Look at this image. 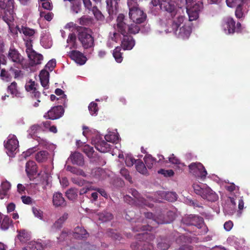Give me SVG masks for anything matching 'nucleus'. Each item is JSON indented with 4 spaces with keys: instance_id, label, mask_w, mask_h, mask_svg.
Instances as JSON below:
<instances>
[{
    "instance_id": "obj_54",
    "label": "nucleus",
    "mask_w": 250,
    "mask_h": 250,
    "mask_svg": "<svg viewBox=\"0 0 250 250\" xmlns=\"http://www.w3.org/2000/svg\"><path fill=\"white\" fill-rule=\"evenodd\" d=\"M121 174L130 183H132V178L129 174V171L126 168H122L120 170Z\"/></svg>"
},
{
    "instance_id": "obj_14",
    "label": "nucleus",
    "mask_w": 250,
    "mask_h": 250,
    "mask_svg": "<svg viewBox=\"0 0 250 250\" xmlns=\"http://www.w3.org/2000/svg\"><path fill=\"white\" fill-rule=\"evenodd\" d=\"M135 224L132 226V229L134 232H141L145 230L151 231L152 227L149 224L146 225L144 222V219L138 218L134 221Z\"/></svg>"
},
{
    "instance_id": "obj_18",
    "label": "nucleus",
    "mask_w": 250,
    "mask_h": 250,
    "mask_svg": "<svg viewBox=\"0 0 250 250\" xmlns=\"http://www.w3.org/2000/svg\"><path fill=\"white\" fill-rule=\"evenodd\" d=\"M36 85L35 81H33L30 80L26 83L25 88L27 92H30L31 94V97L33 98L38 99L40 97L41 93L37 91Z\"/></svg>"
},
{
    "instance_id": "obj_44",
    "label": "nucleus",
    "mask_w": 250,
    "mask_h": 250,
    "mask_svg": "<svg viewBox=\"0 0 250 250\" xmlns=\"http://www.w3.org/2000/svg\"><path fill=\"white\" fill-rule=\"evenodd\" d=\"M245 0H226L227 5L229 7H234L238 5H243Z\"/></svg>"
},
{
    "instance_id": "obj_29",
    "label": "nucleus",
    "mask_w": 250,
    "mask_h": 250,
    "mask_svg": "<svg viewBox=\"0 0 250 250\" xmlns=\"http://www.w3.org/2000/svg\"><path fill=\"white\" fill-rule=\"evenodd\" d=\"M88 235L87 231L83 228L78 226L75 228L74 236L75 238L82 239L86 238Z\"/></svg>"
},
{
    "instance_id": "obj_12",
    "label": "nucleus",
    "mask_w": 250,
    "mask_h": 250,
    "mask_svg": "<svg viewBox=\"0 0 250 250\" xmlns=\"http://www.w3.org/2000/svg\"><path fill=\"white\" fill-rule=\"evenodd\" d=\"M64 109L62 105H57L51 108L44 117L50 120H54L61 118L64 113Z\"/></svg>"
},
{
    "instance_id": "obj_21",
    "label": "nucleus",
    "mask_w": 250,
    "mask_h": 250,
    "mask_svg": "<svg viewBox=\"0 0 250 250\" xmlns=\"http://www.w3.org/2000/svg\"><path fill=\"white\" fill-rule=\"evenodd\" d=\"M0 8L7 12L10 15L14 13V0H0Z\"/></svg>"
},
{
    "instance_id": "obj_8",
    "label": "nucleus",
    "mask_w": 250,
    "mask_h": 250,
    "mask_svg": "<svg viewBox=\"0 0 250 250\" xmlns=\"http://www.w3.org/2000/svg\"><path fill=\"white\" fill-rule=\"evenodd\" d=\"M19 141L14 135H9L7 141L4 142L6 153L10 157H13L19 150Z\"/></svg>"
},
{
    "instance_id": "obj_13",
    "label": "nucleus",
    "mask_w": 250,
    "mask_h": 250,
    "mask_svg": "<svg viewBox=\"0 0 250 250\" xmlns=\"http://www.w3.org/2000/svg\"><path fill=\"white\" fill-rule=\"evenodd\" d=\"M225 29L228 31V34H233L234 32H240L242 26L240 22H237L235 25V21L232 18H228L226 22Z\"/></svg>"
},
{
    "instance_id": "obj_40",
    "label": "nucleus",
    "mask_w": 250,
    "mask_h": 250,
    "mask_svg": "<svg viewBox=\"0 0 250 250\" xmlns=\"http://www.w3.org/2000/svg\"><path fill=\"white\" fill-rule=\"evenodd\" d=\"M67 42L70 44V49L77 48L76 36L75 34L71 33L69 35L67 40Z\"/></svg>"
},
{
    "instance_id": "obj_37",
    "label": "nucleus",
    "mask_w": 250,
    "mask_h": 250,
    "mask_svg": "<svg viewBox=\"0 0 250 250\" xmlns=\"http://www.w3.org/2000/svg\"><path fill=\"white\" fill-rule=\"evenodd\" d=\"M9 70H6L5 69H2L0 71V78L3 81L9 82L12 78V76Z\"/></svg>"
},
{
    "instance_id": "obj_48",
    "label": "nucleus",
    "mask_w": 250,
    "mask_h": 250,
    "mask_svg": "<svg viewBox=\"0 0 250 250\" xmlns=\"http://www.w3.org/2000/svg\"><path fill=\"white\" fill-rule=\"evenodd\" d=\"M94 15L95 18L97 20H102L104 18V16L101 12L98 9L97 6H94L91 10Z\"/></svg>"
},
{
    "instance_id": "obj_16",
    "label": "nucleus",
    "mask_w": 250,
    "mask_h": 250,
    "mask_svg": "<svg viewBox=\"0 0 250 250\" xmlns=\"http://www.w3.org/2000/svg\"><path fill=\"white\" fill-rule=\"evenodd\" d=\"M13 221L8 216H3L0 212V229L2 231H7L10 228H13Z\"/></svg>"
},
{
    "instance_id": "obj_42",
    "label": "nucleus",
    "mask_w": 250,
    "mask_h": 250,
    "mask_svg": "<svg viewBox=\"0 0 250 250\" xmlns=\"http://www.w3.org/2000/svg\"><path fill=\"white\" fill-rule=\"evenodd\" d=\"M91 18L83 16L79 19V23L81 25L88 26L92 23Z\"/></svg>"
},
{
    "instance_id": "obj_55",
    "label": "nucleus",
    "mask_w": 250,
    "mask_h": 250,
    "mask_svg": "<svg viewBox=\"0 0 250 250\" xmlns=\"http://www.w3.org/2000/svg\"><path fill=\"white\" fill-rule=\"evenodd\" d=\"M135 213L133 210H128L126 212L125 218L129 221H134L135 220Z\"/></svg>"
},
{
    "instance_id": "obj_51",
    "label": "nucleus",
    "mask_w": 250,
    "mask_h": 250,
    "mask_svg": "<svg viewBox=\"0 0 250 250\" xmlns=\"http://www.w3.org/2000/svg\"><path fill=\"white\" fill-rule=\"evenodd\" d=\"M66 170L72 173L77 175H83V174H84V172L82 170L79 169L77 168L71 166H67L66 167Z\"/></svg>"
},
{
    "instance_id": "obj_38",
    "label": "nucleus",
    "mask_w": 250,
    "mask_h": 250,
    "mask_svg": "<svg viewBox=\"0 0 250 250\" xmlns=\"http://www.w3.org/2000/svg\"><path fill=\"white\" fill-rule=\"evenodd\" d=\"M144 160L146 167L149 169H151L156 162V159L152 157L150 155H146Z\"/></svg>"
},
{
    "instance_id": "obj_46",
    "label": "nucleus",
    "mask_w": 250,
    "mask_h": 250,
    "mask_svg": "<svg viewBox=\"0 0 250 250\" xmlns=\"http://www.w3.org/2000/svg\"><path fill=\"white\" fill-rule=\"evenodd\" d=\"M158 248L162 250H167L170 247L169 241L167 239H164L157 244Z\"/></svg>"
},
{
    "instance_id": "obj_24",
    "label": "nucleus",
    "mask_w": 250,
    "mask_h": 250,
    "mask_svg": "<svg viewBox=\"0 0 250 250\" xmlns=\"http://www.w3.org/2000/svg\"><path fill=\"white\" fill-rule=\"evenodd\" d=\"M7 91L10 93L13 97L22 98V94L18 88L17 83L13 82L7 86Z\"/></svg>"
},
{
    "instance_id": "obj_28",
    "label": "nucleus",
    "mask_w": 250,
    "mask_h": 250,
    "mask_svg": "<svg viewBox=\"0 0 250 250\" xmlns=\"http://www.w3.org/2000/svg\"><path fill=\"white\" fill-rule=\"evenodd\" d=\"M129 193L134 197V199L140 204H142L143 206H150L146 200L144 198L140 197L139 192L134 188H131L129 191Z\"/></svg>"
},
{
    "instance_id": "obj_52",
    "label": "nucleus",
    "mask_w": 250,
    "mask_h": 250,
    "mask_svg": "<svg viewBox=\"0 0 250 250\" xmlns=\"http://www.w3.org/2000/svg\"><path fill=\"white\" fill-rule=\"evenodd\" d=\"M158 173L162 174L164 176L167 177H170L174 175V172L172 169L165 170L164 169H161L158 171Z\"/></svg>"
},
{
    "instance_id": "obj_2",
    "label": "nucleus",
    "mask_w": 250,
    "mask_h": 250,
    "mask_svg": "<svg viewBox=\"0 0 250 250\" xmlns=\"http://www.w3.org/2000/svg\"><path fill=\"white\" fill-rule=\"evenodd\" d=\"M192 187L194 192L204 199L213 202L218 199L217 194L206 185L193 184Z\"/></svg>"
},
{
    "instance_id": "obj_22",
    "label": "nucleus",
    "mask_w": 250,
    "mask_h": 250,
    "mask_svg": "<svg viewBox=\"0 0 250 250\" xmlns=\"http://www.w3.org/2000/svg\"><path fill=\"white\" fill-rule=\"evenodd\" d=\"M25 171L30 179L35 175L37 172V166L36 163L33 161H28L25 166Z\"/></svg>"
},
{
    "instance_id": "obj_53",
    "label": "nucleus",
    "mask_w": 250,
    "mask_h": 250,
    "mask_svg": "<svg viewBox=\"0 0 250 250\" xmlns=\"http://www.w3.org/2000/svg\"><path fill=\"white\" fill-rule=\"evenodd\" d=\"M136 160L131 156H126L125 158V163L127 167H132L135 163H136Z\"/></svg>"
},
{
    "instance_id": "obj_3",
    "label": "nucleus",
    "mask_w": 250,
    "mask_h": 250,
    "mask_svg": "<svg viewBox=\"0 0 250 250\" xmlns=\"http://www.w3.org/2000/svg\"><path fill=\"white\" fill-rule=\"evenodd\" d=\"M127 5L129 8V18L133 22L140 24L145 21L146 15L139 8L137 3L134 4L132 0H127Z\"/></svg>"
},
{
    "instance_id": "obj_56",
    "label": "nucleus",
    "mask_w": 250,
    "mask_h": 250,
    "mask_svg": "<svg viewBox=\"0 0 250 250\" xmlns=\"http://www.w3.org/2000/svg\"><path fill=\"white\" fill-rule=\"evenodd\" d=\"M26 50L25 52L27 54L34 51L32 48V41L31 39L27 40L25 42Z\"/></svg>"
},
{
    "instance_id": "obj_63",
    "label": "nucleus",
    "mask_w": 250,
    "mask_h": 250,
    "mask_svg": "<svg viewBox=\"0 0 250 250\" xmlns=\"http://www.w3.org/2000/svg\"><path fill=\"white\" fill-rule=\"evenodd\" d=\"M72 181L74 183L78 185L79 186H83L86 183V182L85 180H84L82 179H79V178L72 179Z\"/></svg>"
},
{
    "instance_id": "obj_5",
    "label": "nucleus",
    "mask_w": 250,
    "mask_h": 250,
    "mask_svg": "<svg viewBox=\"0 0 250 250\" xmlns=\"http://www.w3.org/2000/svg\"><path fill=\"white\" fill-rule=\"evenodd\" d=\"M143 239H146L149 241H153L155 238L154 235L147 232L138 233L136 236L137 242L132 243L130 247L132 250H153L154 247L152 244H147V247L143 246Z\"/></svg>"
},
{
    "instance_id": "obj_59",
    "label": "nucleus",
    "mask_w": 250,
    "mask_h": 250,
    "mask_svg": "<svg viewBox=\"0 0 250 250\" xmlns=\"http://www.w3.org/2000/svg\"><path fill=\"white\" fill-rule=\"evenodd\" d=\"M242 5H238L236 6V8L235 10V14L236 17L238 19L242 18L243 16V13L242 12Z\"/></svg>"
},
{
    "instance_id": "obj_47",
    "label": "nucleus",
    "mask_w": 250,
    "mask_h": 250,
    "mask_svg": "<svg viewBox=\"0 0 250 250\" xmlns=\"http://www.w3.org/2000/svg\"><path fill=\"white\" fill-rule=\"evenodd\" d=\"M121 140L119 134L118 132L110 131V143L114 144H117Z\"/></svg>"
},
{
    "instance_id": "obj_1",
    "label": "nucleus",
    "mask_w": 250,
    "mask_h": 250,
    "mask_svg": "<svg viewBox=\"0 0 250 250\" xmlns=\"http://www.w3.org/2000/svg\"><path fill=\"white\" fill-rule=\"evenodd\" d=\"M185 16H178L174 19L168 20L166 23L167 33H173L178 38L183 39H188L191 33V29L189 26L183 25L180 27L185 20Z\"/></svg>"
},
{
    "instance_id": "obj_57",
    "label": "nucleus",
    "mask_w": 250,
    "mask_h": 250,
    "mask_svg": "<svg viewBox=\"0 0 250 250\" xmlns=\"http://www.w3.org/2000/svg\"><path fill=\"white\" fill-rule=\"evenodd\" d=\"M166 198L169 202H173L177 199V194L175 193L168 192L166 195Z\"/></svg>"
},
{
    "instance_id": "obj_10",
    "label": "nucleus",
    "mask_w": 250,
    "mask_h": 250,
    "mask_svg": "<svg viewBox=\"0 0 250 250\" xmlns=\"http://www.w3.org/2000/svg\"><path fill=\"white\" fill-rule=\"evenodd\" d=\"M175 212L171 210L161 211L157 214V219L153 221L158 224H168L175 219Z\"/></svg>"
},
{
    "instance_id": "obj_20",
    "label": "nucleus",
    "mask_w": 250,
    "mask_h": 250,
    "mask_svg": "<svg viewBox=\"0 0 250 250\" xmlns=\"http://www.w3.org/2000/svg\"><path fill=\"white\" fill-rule=\"evenodd\" d=\"M123 39L122 41V46L124 50H131L134 46L135 42L133 37L130 35H123Z\"/></svg>"
},
{
    "instance_id": "obj_17",
    "label": "nucleus",
    "mask_w": 250,
    "mask_h": 250,
    "mask_svg": "<svg viewBox=\"0 0 250 250\" xmlns=\"http://www.w3.org/2000/svg\"><path fill=\"white\" fill-rule=\"evenodd\" d=\"M70 58L74 60L76 63L83 65L86 61V57L81 52L78 50H72L69 52Z\"/></svg>"
},
{
    "instance_id": "obj_34",
    "label": "nucleus",
    "mask_w": 250,
    "mask_h": 250,
    "mask_svg": "<svg viewBox=\"0 0 250 250\" xmlns=\"http://www.w3.org/2000/svg\"><path fill=\"white\" fill-rule=\"evenodd\" d=\"M71 3V9L73 12L77 14L81 11V1L80 0H74Z\"/></svg>"
},
{
    "instance_id": "obj_23",
    "label": "nucleus",
    "mask_w": 250,
    "mask_h": 250,
    "mask_svg": "<svg viewBox=\"0 0 250 250\" xmlns=\"http://www.w3.org/2000/svg\"><path fill=\"white\" fill-rule=\"evenodd\" d=\"M92 142L94 145L95 148L100 152L105 153L109 151V145L104 140H92Z\"/></svg>"
},
{
    "instance_id": "obj_15",
    "label": "nucleus",
    "mask_w": 250,
    "mask_h": 250,
    "mask_svg": "<svg viewBox=\"0 0 250 250\" xmlns=\"http://www.w3.org/2000/svg\"><path fill=\"white\" fill-rule=\"evenodd\" d=\"M201 4L195 3L194 4L192 7L186 8L189 21H193L198 19L199 17V12L201 10Z\"/></svg>"
},
{
    "instance_id": "obj_30",
    "label": "nucleus",
    "mask_w": 250,
    "mask_h": 250,
    "mask_svg": "<svg viewBox=\"0 0 250 250\" xmlns=\"http://www.w3.org/2000/svg\"><path fill=\"white\" fill-rule=\"evenodd\" d=\"M11 188V184L7 181L3 182L1 183V190L0 191V198L3 199L7 194L8 190Z\"/></svg>"
},
{
    "instance_id": "obj_31",
    "label": "nucleus",
    "mask_w": 250,
    "mask_h": 250,
    "mask_svg": "<svg viewBox=\"0 0 250 250\" xmlns=\"http://www.w3.org/2000/svg\"><path fill=\"white\" fill-rule=\"evenodd\" d=\"M135 167L136 170L139 173L143 175H147L148 174L146 167L142 160H137Z\"/></svg>"
},
{
    "instance_id": "obj_41",
    "label": "nucleus",
    "mask_w": 250,
    "mask_h": 250,
    "mask_svg": "<svg viewBox=\"0 0 250 250\" xmlns=\"http://www.w3.org/2000/svg\"><path fill=\"white\" fill-rule=\"evenodd\" d=\"M145 216L146 218L150 220V221L148 222L147 223L150 224L149 225L152 227V229L157 227V225L158 224V223H156L153 221L155 219H157V215H154L151 212H147L145 213Z\"/></svg>"
},
{
    "instance_id": "obj_61",
    "label": "nucleus",
    "mask_w": 250,
    "mask_h": 250,
    "mask_svg": "<svg viewBox=\"0 0 250 250\" xmlns=\"http://www.w3.org/2000/svg\"><path fill=\"white\" fill-rule=\"evenodd\" d=\"M21 199L23 204L26 205H31L32 203V199L30 196H22Z\"/></svg>"
},
{
    "instance_id": "obj_50",
    "label": "nucleus",
    "mask_w": 250,
    "mask_h": 250,
    "mask_svg": "<svg viewBox=\"0 0 250 250\" xmlns=\"http://www.w3.org/2000/svg\"><path fill=\"white\" fill-rule=\"evenodd\" d=\"M66 196L69 200H73L77 196V192L74 189H70L66 192Z\"/></svg>"
},
{
    "instance_id": "obj_7",
    "label": "nucleus",
    "mask_w": 250,
    "mask_h": 250,
    "mask_svg": "<svg viewBox=\"0 0 250 250\" xmlns=\"http://www.w3.org/2000/svg\"><path fill=\"white\" fill-rule=\"evenodd\" d=\"M91 32L90 29L85 27H82L78 30V40L85 49L90 48L94 45V38Z\"/></svg>"
},
{
    "instance_id": "obj_43",
    "label": "nucleus",
    "mask_w": 250,
    "mask_h": 250,
    "mask_svg": "<svg viewBox=\"0 0 250 250\" xmlns=\"http://www.w3.org/2000/svg\"><path fill=\"white\" fill-rule=\"evenodd\" d=\"M124 201L130 205L135 204L137 206L143 207L142 204H140L135 199H133L131 196L126 195L124 197Z\"/></svg>"
},
{
    "instance_id": "obj_27",
    "label": "nucleus",
    "mask_w": 250,
    "mask_h": 250,
    "mask_svg": "<svg viewBox=\"0 0 250 250\" xmlns=\"http://www.w3.org/2000/svg\"><path fill=\"white\" fill-rule=\"evenodd\" d=\"M17 238L22 243H26L30 239V234L25 229L17 230Z\"/></svg>"
},
{
    "instance_id": "obj_64",
    "label": "nucleus",
    "mask_w": 250,
    "mask_h": 250,
    "mask_svg": "<svg viewBox=\"0 0 250 250\" xmlns=\"http://www.w3.org/2000/svg\"><path fill=\"white\" fill-rule=\"evenodd\" d=\"M168 160L170 163L173 164L178 165L180 164V161L174 156V154H172L170 157L168 158Z\"/></svg>"
},
{
    "instance_id": "obj_19",
    "label": "nucleus",
    "mask_w": 250,
    "mask_h": 250,
    "mask_svg": "<svg viewBox=\"0 0 250 250\" xmlns=\"http://www.w3.org/2000/svg\"><path fill=\"white\" fill-rule=\"evenodd\" d=\"M29 60V63L31 66H33L41 63L43 60V56L37 53L35 51L27 54Z\"/></svg>"
},
{
    "instance_id": "obj_62",
    "label": "nucleus",
    "mask_w": 250,
    "mask_h": 250,
    "mask_svg": "<svg viewBox=\"0 0 250 250\" xmlns=\"http://www.w3.org/2000/svg\"><path fill=\"white\" fill-rule=\"evenodd\" d=\"M9 71L14 74V78L15 79L19 78L21 74V70L16 69L12 67L10 68Z\"/></svg>"
},
{
    "instance_id": "obj_33",
    "label": "nucleus",
    "mask_w": 250,
    "mask_h": 250,
    "mask_svg": "<svg viewBox=\"0 0 250 250\" xmlns=\"http://www.w3.org/2000/svg\"><path fill=\"white\" fill-rule=\"evenodd\" d=\"M17 28L20 33H22L25 36L29 37L33 36L36 32L34 29L23 26L21 28L17 27Z\"/></svg>"
},
{
    "instance_id": "obj_39",
    "label": "nucleus",
    "mask_w": 250,
    "mask_h": 250,
    "mask_svg": "<svg viewBox=\"0 0 250 250\" xmlns=\"http://www.w3.org/2000/svg\"><path fill=\"white\" fill-rule=\"evenodd\" d=\"M121 47H116L113 51V56L117 62H121L123 61L122 53L121 52Z\"/></svg>"
},
{
    "instance_id": "obj_32",
    "label": "nucleus",
    "mask_w": 250,
    "mask_h": 250,
    "mask_svg": "<svg viewBox=\"0 0 250 250\" xmlns=\"http://www.w3.org/2000/svg\"><path fill=\"white\" fill-rule=\"evenodd\" d=\"M48 155V153L47 151L42 150L36 154L35 158L39 163H42L47 160Z\"/></svg>"
},
{
    "instance_id": "obj_58",
    "label": "nucleus",
    "mask_w": 250,
    "mask_h": 250,
    "mask_svg": "<svg viewBox=\"0 0 250 250\" xmlns=\"http://www.w3.org/2000/svg\"><path fill=\"white\" fill-rule=\"evenodd\" d=\"M56 65V62L55 59L50 60L45 65V68H48L49 70L52 71Z\"/></svg>"
},
{
    "instance_id": "obj_4",
    "label": "nucleus",
    "mask_w": 250,
    "mask_h": 250,
    "mask_svg": "<svg viewBox=\"0 0 250 250\" xmlns=\"http://www.w3.org/2000/svg\"><path fill=\"white\" fill-rule=\"evenodd\" d=\"M125 16L123 14H120L117 18V27L118 31L122 35L127 34H135L140 31L139 26L131 24L130 25L126 24L124 21Z\"/></svg>"
},
{
    "instance_id": "obj_45",
    "label": "nucleus",
    "mask_w": 250,
    "mask_h": 250,
    "mask_svg": "<svg viewBox=\"0 0 250 250\" xmlns=\"http://www.w3.org/2000/svg\"><path fill=\"white\" fill-rule=\"evenodd\" d=\"M83 152L89 157H93L94 150L93 147L89 145H85L83 147Z\"/></svg>"
},
{
    "instance_id": "obj_9",
    "label": "nucleus",
    "mask_w": 250,
    "mask_h": 250,
    "mask_svg": "<svg viewBox=\"0 0 250 250\" xmlns=\"http://www.w3.org/2000/svg\"><path fill=\"white\" fill-rule=\"evenodd\" d=\"M160 8L162 11L168 13L172 18L171 19L175 18V17L177 14L178 7L175 0H161Z\"/></svg>"
},
{
    "instance_id": "obj_11",
    "label": "nucleus",
    "mask_w": 250,
    "mask_h": 250,
    "mask_svg": "<svg viewBox=\"0 0 250 250\" xmlns=\"http://www.w3.org/2000/svg\"><path fill=\"white\" fill-rule=\"evenodd\" d=\"M7 58L12 62L20 65L23 63L24 60L23 57L13 45L11 46L9 49Z\"/></svg>"
},
{
    "instance_id": "obj_25",
    "label": "nucleus",
    "mask_w": 250,
    "mask_h": 250,
    "mask_svg": "<svg viewBox=\"0 0 250 250\" xmlns=\"http://www.w3.org/2000/svg\"><path fill=\"white\" fill-rule=\"evenodd\" d=\"M71 162L74 165L82 166L84 165V159L83 155L78 152H75L69 157Z\"/></svg>"
},
{
    "instance_id": "obj_36",
    "label": "nucleus",
    "mask_w": 250,
    "mask_h": 250,
    "mask_svg": "<svg viewBox=\"0 0 250 250\" xmlns=\"http://www.w3.org/2000/svg\"><path fill=\"white\" fill-rule=\"evenodd\" d=\"M188 168L190 172L196 174L200 169H203V165L199 162L192 163L188 166Z\"/></svg>"
},
{
    "instance_id": "obj_6",
    "label": "nucleus",
    "mask_w": 250,
    "mask_h": 250,
    "mask_svg": "<svg viewBox=\"0 0 250 250\" xmlns=\"http://www.w3.org/2000/svg\"><path fill=\"white\" fill-rule=\"evenodd\" d=\"M182 222L187 226H194L199 229H202L203 234L208 231V228L204 223L203 218L199 216L191 214L183 218Z\"/></svg>"
},
{
    "instance_id": "obj_60",
    "label": "nucleus",
    "mask_w": 250,
    "mask_h": 250,
    "mask_svg": "<svg viewBox=\"0 0 250 250\" xmlns=\"http://www.w3.org/2000/svg\"><path fill=\"white\" fill-rule=\"evenodd\" d=\"M198 173H199L198 176L201 179L204 180L206 178L207 172L204 166L203 169L201 168L198 170Z\"/></svg>"
},
{
    "instance_id": "obj_49",
    "label": "nucleus",
    "mask_w": 250,
    "mask_h": 250,
    "mask_svg": "<svg viewBox=\"0 0 250 250\" xmlns=\"http://www.w3.org/2000/svg\"><path fill=\"white\" fill-rule=\"evenodd\" d=\"M88 109L92 115L97 114L98 111L97 104L95 102H91L88 106Z\"/></svg>"
},
{
    "instance_id": "obj_26",
    "label": "nucleus",
    "mask_w": 250,
    "mask_h": 250,
    "mask_svg": "<svg viewBox=\"0 0 250 250\" xmlns=\"http://www.w3.org/2000/svg\"><path fill=\"white\" fill-rule=\"evenodd\" d=\"M53 205L56 207H65L66 203L62 193L56 192L54 194L53 197Z\"/></svg>"
},
{
    "instance_id": "obj_35",
    "label": "nucleus",
    "mask_w": 250,
    "mask_h": 250,
    "mask_svg": "<svg viewBox=\"0 0 250 250\" xmlns=\"http://www.w3.org/2000/svg\"><path fill=\"white\" fill-rule=\"evenodd\" d=\"M92 174L96 179H103L105 175V171L102 168L98 167L93 169Z\"/></svg>"
}]
</instances>
